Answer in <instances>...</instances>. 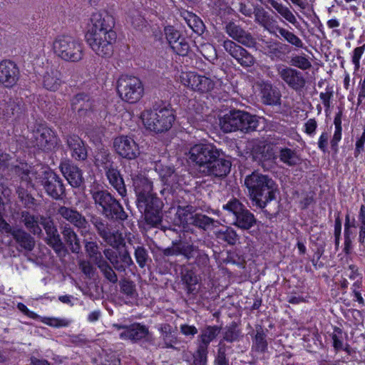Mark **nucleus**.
<instances>
[{"label": "nucleus", "mask_w": 365, "mask_h": 365, "mask_svg": "<svg viewBox=\"0 0 365 365\" xmlns=\"http://www.w3.org/2000/svg\"><path fill=\"white\" fill-rule=\"evenodd\" d=\"M114 25V19L106 11L94 12L88 19L85 39L90 48L99 57L108 58L113 53L117 39Z\"/></svg>", "instance_id": "1"}, {"label": "nucleus", "mask_w": 365, "mask_h": 365, "mask_svg": "<svg viewBox=\"0 0 365 365\" xmlns=\"http://www.w3.org/2000/svg\"><path fill=\"white\" fill-rule=\"evenodd\" d=\"M132 180L138 210L148 225L158 226L162 221L163 202L153 191V182L140 174L132 176Z\"/></svg>", "instance_id": "2"}, {"label": "nucleus", "mask_w": 365, "mask_h": 365, "mask_svg": "<svg viewBox=\"0 0 365 365\" xmlns=\"http://www.w3.org/2000/svg\"><path fill=\"white\" fill-rule=\"evenodd\" d=\"M245 185L251 200L259 208H264L276 197L277 185L267 175L253 172L245 178Z\"/></svg>", "instance_id": "3"}, {"label": "nucleus", "mask_w": 365, "mask_h": 365, "mask_svg": "<svg viewBox=\"0 0 365 365\" xmlns=\"http://www.w3.org/2000/svg\"><path fill=\"white\" fill-rule=\"evenodd\" d=\"M103 254L112 266L105 259L98 262L96 265L106 280L111 284H116L118 279L115 270L118 272H125L127 267L133 264V259L127 250L117 252L108 248L104 250Z\"/></svg>", "instance_id": "4"}, {"label": "nucleus", "mask_w": 365, "mask_h": 365, "mask_svg": "<svg viewBox=\"0 0 365 365\" xmlns=\"http://www.w3.org/2000/svg\"><path fill=\"white\" fill-rule=\"evenodd\" d=\"M140 117L146 129L156 133L169 130L175 120V112L169 106L155 105L142 112Z\"/></svg>", "instance_id": "5"}, {"label": "nucleus", "mask_w": 365, "mask_h": 365, "mask_svg": "<svg viewBox=\"0 0 365 365\" xmlns=\"http://www.w3.org/2000/svg\"><path fill=\"white\" fill-rule=\"evenodd\" d=\"M54 54L61 60L78 63L84 57L83 44L77 38L68 35H59L52 43Z\"/></svg>", "instance_id": "6"}, {"label": "nucleus", "mask_w": 365, "mask_h": 365, "mask_svg": "<svg viewBox=\"0 0 365 365\" xmlns=\"http://www.w3.org/2000/svg\"><path fill=\"white\" fill-rule=\"evenodd\" d=\"M259 124L256 115L240 110H230L220 119V126L225 133L241 130L244 133L254 131Z\"/></svg>", "instance_id": "7"}, {"label": "nucleus", "mask_w": 365, "mask_h": 365, "mask_svg": "<svg viewBox=\"0 0 365 365\" xmlns=\"http://www.w3.org/2000/svg\"><path fill=\"white\" fill-rule=\"evenodd\" d=\"M96 207L102 215L109 220L124 221L128 215L121 204L107 190L91 191Z\"/></svg>", "instance_id": "8"}, {"label": "nucleus", "mask_w": 365, "mask_h": 365, "mask_svg": "<svg viewBox=\"0 0 365 365\" xmlns=\"http://www.w3.org/2000/svg\"><path fill=\"white\" fill-rule=\"evenodd\" d=\"M117 91L120 98L129 103L139 101L144 94L140 79L134 76L122 75L117 81Z\"/></svg>", "instance_id": "9"}, {"label": "nucleus", "mask_w": 365, "mask_h": 365, "mask_svg": "<svg viewBox=\"0 0 365 365\" xmlns=\"http://www.w3.org/2000/svg\"><path fill=\"white\" fill-rule=\"evenodd\" d=\"M31 143L34 148L43 152L54 151L61 145L56 132L46 125H39L33 131Z\"/></svg>", "instance_id": "10"}, {"label": "nucleus", "mask_w": 365, "mask_h": 365, "mask_svg": "<svg viewBox=\"0 0 365 365\" xmlns=\"http://www.w3.org/2000/svg\"><path fill=\"white\" fill-rule=\"evenodd\" d=\"M36 178L38 184L43 187L46 193L53 199H61L65 195V187L61 178L50 168H41Z\"/></svg>", "instance_id": "11"}, {"label": "nucleus", "mask_w": 365, "mask_h": 365, "mask_svg": "<svg viewBox=\"0 0 365 365\" xmlns=\"http://www.w3.org/2000/svg\"><path fill=\"white\" fill-rule=\"evenodd\" d=\"M180 80L183 86L200 93H210L215 86L211 78L192 71L182 72Z\"/></svg>", "instance_id": "12"}, {"label": "nucleus", "mask_w": 365, "mask_h": 365, "mask_svg": "<svg viewBox=\"0 0 365 365\" xmlns=\"http://www.w3.org/2000/svg\"><path fill=\"white\" fill-rule=\"evenodd\" d=\"M276 70L281 79L291 89L300 92L305 88L307 81L300 71L282 64L277 65Z\"/></svg>", "instance_id": "13"}, {"label": "nucleus", "mask_w": 365, "mask_h": 365, "mask_svg": "<svg viewBox=\"0 0 365 365\" xmlns=\"http://www.w3.org/2000/svg\"><path fill=\"white\" fill-rule=\"evenodd\" d=\"M190 159L198 165L199 171L207 165L211 159L220 155V151L210 144H197L190 150Z\"/></svg>", "instance_id": "14"}, {"label": "nucleus", "mask_w": 365, "mask_h": 365, "mask_svg": "<svg viewBox=\"0 0 365 365\" xmlns=\"http://www.w3.org/2000/svg\"><path fill=\"white\" fill-rule=\"evenodd\" d=\"M57 214L64 220L76 227L81 235H86L89 232L90 224L88 221L76 208L62 205L58 208Z\"/></svg>", "instance_id": "15"}, {"label": "nucleus", "mask_w": 365, "mask_h": 365, "mask_svg": "<svg viewBox=\"0 0 365 365\" xmlns=\"http://www.w3.org/2000/svg\"><path fill=\"white\" fill-rule=\"evenodd\" d=\"M98 234L106 242L113 247H118L123 242L122 234L112 230L110 225L99 217L93 216L91 220Z\"/></svg>", "instance_id": "16"}, {"label": "nucleus", "mask_w": 365, "mask_h": 365, "mask_svg": "<svg viewBox=\"0 0 365 365\" xmlns=\"http://www.w3.org/2000/svg\"><path fill=\"white\" fill-rule=\"evenodd\" d=\"M224 29L230 38L239 43L250 48H256V38L240 25L234 21H229L226 23Z\"/></svg>", "instance_id": "17"}, {"label": "nucleus", "mask_w": 365, "mask_h": 365, "mask_svg": "<svg viewBox=\"0 0 365 365\" xmlns=\"http://www.w3.org/2000/svg\"><path fill=\"white\" fill-rule=\"evenodd\" d=\"M113 148L118 155L128 160L135 159L140 155L138 145L127 135L116 137L113 140Z\"/></svg>", "instance_id": "18"}, {"label": "nucleus", "mask_w": 365, "mask_h": 365, "mask_svg": "<svg viewBox=\"0 0 365 365\" xmlns=\"http://www.w3.org/2000/svg\"><path fill=\"white\" fill-rule=\"evenodd\" d=\"M63 140L73 159L81 162L87 159L88 146L78 135L74 133L66 134L63 135Z\"/></svg>", "instance_id": "19"}, {"label": "nucleus", "mask_w": 365, "mask_h": 365, "mask_svg": "<svg viewBox=\"0 0 365 365\" xmlns=\"http://www.w3.org/2000/svg\"><path fill=\"white\" fill-rule=\"evenodd\" d=\"M222 46L225 50L242 67H250L255 64V57L235 41L226 39L223 41Z\"/></svg>", "instance_id": "20"}, {"label": "nucleus", "mask_w": 365, "mask_h": 365, "mask_svg": "<svg viewBox=\"0 0 365 365\" xmlns=\"http://www.w3.org/2000/svg\"><path fill=\"white\" fill-rule=\"evenodd\" d=\"M232 164L228 160L220 158L211 159L207 165H203L200 173L205 176L211 178H224L230 172Z\"/></svg>", "instance_id": "21"}, {"label": "nucleus", "mask_w": 365, "mask_h": 365, "mask_svg": "<svg viewBox=\"0 0 365 365\" xmlns=\"http://www.w3.org/2000/svg\"><path fill=\"white\" fill-rule=\"evenodd\" d=\"M19 77V69L14 61L4 60L0 62V83L6 88L14 87Z\"/></svg>", "instance_id": "22"}, {"label": "nucleus", "mask_w": 365, "mask_h": 365, "mask_svg": "<svg viewBox=\"0 0 365 365\" xmlns=\"http://www.w3.org/2000/svg\"><path fill=\"white\" fill-rule=\"evenodd\" d=\"M60 170L68 182L73 187H79L83 183L82 170L69 160L61 162Z\"/></svg>", "instance_id": "23"}, {"label": "nucleus", "mask_w": 365, "mask_h": 365, "mask_svg": "<svg viewBox=\"0 0 365 365\" xmlns=\"http://www.w3.org/2000/svg\"><path fill=\"white\" fill-rule=\"evenodd\" d=\"M41 225L43 226L46 234L47 244L51 246L56 252H60L63 247L56 226L51 217L41 216Z\"/></svg>", "instance_id": "24"}, {"label": "nucleus", "mask_w": 365, "mask_h": 365, "mask_svg": "<svg viewBox=\"0 0 365 365\" xmlns=\"http://www.w3.org/2000/svg\"><path fill=\"white\" fill-rule=\"evenodd\" d=\"M149 335L148 327L140 323H134L128 325L127 330L120 332L119 336L123 340L137 343L141 340H147Z\"/></svg>", "instance_id": "25"}, {"label": "nucleus", "mask_w": 365, "mask_h": 365, "mask_svg": "<svg viewBox=\"0 0 365 365\" xmlns=\"http://www.w3.org/2000/svg\"><path fill=\"white\" fill-rule=\"evenodd\" d=\"M187 252L189 254L186 255V259H194L193 264L202 273L210 272V257L204 250L199 249L198 247L193 244H190Z\"/></svg>", "instance_id": "26"}, {"label": "nucleus", "mask_w": 365, "mask_h": 365, "mask_svg": "<svg viewBox=\"0 0 365 365\" xmlns=\"http://www.w3.org/2000/svg\"><path fill=\"white\" fill-rule=\"evenodd\" d=\"M63 83L62 73L56 67H47L43 76L42 85L49 91L55 92L59 89Z\"/></svg>", "instance_id": "27"}, {"label": "nucleus", "mask_w": 365, "mask_h": 365, "mask_svg": "<svg viewBox=\"0 0 365 365\" xmlns=\"http://www.w3.org/2000/svg\"><path fill=\"white\" fill-rule=\"evenodd\" d=\"M255 21L267 30L269 34H274V29L278 26L276 19L262 7L254 9Z\"/></svg>", "instance_id": "28"}, {"label": "nucleus", "mask_w": 365, "mask_h": 365, "mask_svg": "<svg viewBox=\"0 0 365 365\" xmlns=\"http://www.w3.org/2000/svg\"><path fill=\"white\" fill-rule=\"evenodd\" d=\"M284 46V45L277 41L272 39L264 41L262 51L272 61H282L285 55L283 51Z\"/></svg>", "instance_id": "29"}, {"label": "nucleus", "mask_w": 365, "mask_h": 365, "mask_svg": "<svg viewBox=\"0 0 365 365\" xmlns=\"http://www.w3.org/2000/svg\"><path fill=\"white\" fill-rule=\"evenodd\" d=\"M261 99L263 103L269 106L281 104L280 91L271 83H263L261 88Z\"/></svg>", "instance_id": "30"}, {"label": "nucleus", "mask_w": 365, "mask_h": 365, "mask_svg": "<svg viewBox=\"0 0 365 365\" xmlns=\"http://www.w3.org/2000/svg\"><path fill=\"white\" fill-rule=\"evenodd\" d=\"M221 329V327L217 325H206L200 329L196 344L209 349L210 343L217 337Z\"/></svg>", "instance_id": "31"}, {"label": "nucleus", "mask_w": 365, "mask_h": 365, "mask_svg": "<svg viewBox=\"0 0 365 365\" xmlns=\"http://www.w3.org/2000/svg\"><path fill=\"white\" fill-rule=\"evenodd\" d=\"M41 216L34 215L29 211L24 210L20 213L21 222L25 227L34 235H41L42 230L39 225L41 224Z\"/></svg>", "instance_id": "32"}, {"label": "nucleus", "mask_w": 365, "mask_h": 365, "mask_svg": "<svg viewBox=\"0 0 365 365\" xmlns=\"http://www.w3.org/2000/svg\"><path fill=\"white\" fill-rule=\"evenodd\" d=\"M106 174L110 184L122 197H125L127 195V190L119 170L111 167L106 170Z\"/></svg>", "instance_id": "33"}, {"label": "nucleus", "mask_w": 365, "mask_h": 365, "mask_svg": "<svg viewBox=\"0 0 365 365\" xmlns=\"http://www.w3.org/2000/svg\"><path fill=\"white\" fill-rule=\"evenodd\" d=\"M8 234H10L15 241L24 250L31 251L35 246V240L31 235L21 228H13Z\"/></svg>", "instance_id": "34"}, {"label": "nucleus", "mask_w": 365, "mask_h": 365, "mask_svg": "<svg viewBox=\"0 0 365 365\" xmlns=\"http://www.w3.org/2000/svg\"><path fill=\"white\" fill-rule=\"evenodd\" d=\"M194 213L195 208L192 205L178 206L175 221L176 224L185 228L190 225Z\"/></svg>", "instance_id": "35"}, {"label": "nucleus", "mask_w": 365, "mask_h": 365, "mask_svg": "<svg viewBox=\"0 0 365 365\" xmlns=\"http://www.w3.org/2000/svg\"><path fill=\"white\" fill-rule=\"evenodd\" d=\"M93 106V101L89 96L84 93L76 95L71 101V108L73 111H76L81 115L83 111L91 110Z\"/></svg>", "instance_id": "36"}, {"label": "nucleus", "mask_w": 365, "mask_h": 365, "mask_svg": "<svg viewBox=\"0 0 365 365\" xmlns=\"http://www.w3.org/2000/svg\"><path fill=\"white\" fill-rule=\"evenodd\" d=\"M63 239L73 253H78L81 250L80 240L74 230L68 225H66L61 232Z\"/></svg>", "instance_id": "37"}, {"label": "nucleus", "mask_w": 365, "mask_h": 365, "mask_svg": "<svg viewBox=\"0 0 365 365\" xmlns=\"http://www.w3.org/2000/svg\"><path fill=\"white\" fill-rule=\"evenodd\" d=\"M180 16L187 23V26L196 34H202L205 31V25L202 21L192 12L184 10L180 12Z\"/></svg>", "instance_id": "38"}, {"label": "nucleus", "mask_w": 365, "mask_h": 365, "mask_svg": "<svg viewBox=\"0 0 365 365\" xmlns=\"http://www.w3.org/2000/svg\"><path fill=\"white\" fill-rule=\"evenodd\" d=\"M255 223L256 219L254 215L246 208L235 217L234 225L243 230H249Z\"/></svg>", "instance_id": "39"}, {"label": "nucleus", "mask_w": 365, "mask_h": 365, "mask_svg": "<svg viewBox=\"0 0 365 365\" xmlns=\"http://www.w3.org/2000/svg\"><path fill=\"white\" fill-rule=\"evenodd\" d=\"M267 334L261 326L256 328V334L252 339V351L257 353H265L268 349Z\"/></svg>", "instance_id": "40"}, {"label": "nucleus", "mask_w": 365, "mask_h": 365, "mask_svg": "<svg viewBox=\"0 0 365 365\" xmlns=\"http://www.w3.org/2000/svg\"><path fill=\"white\" fill-rule=\"evenodd\" d=\"M279 160L287 166L293 167L300 163L301 158L297 152L289 148H282L279 151Z\"/></svg>", "instance_id": "41"}, {"label": "nucleus", "mask_w": 365, "mask_h": 365, "mask_svg": "<svg viewBox=\"0 0 365 365\" xmlns=\"http://www.w3.org/2000/svg\"><path fill=\"white\" fill-rule=\"evenodd\" d=\"M262 4H269L284 19L292 24L297 23L295 16L289 9L275 0H259Z\"/></svg>", "instance_id": "42"}, {"label": "nucleus", "mask_w": 365, "mask_h": 365, "mask_svg": "<svg viewBox=\"0 0 365 365\" xmlns=\"http://www.w3.org/2000/svg\"><path fill=\"white\" fill-rule=\"evenodd\" d=\"M190 244L182 240L173 241L171 247L163 250V254L165 256L182 255L185 258L186 255L189 254L187 251Z\"/></svg>", "instance_id": "43"}, {"label": "nucleus", "mask_w": 365, "mask_h": 365, "mask_svg": "<svg viewBox=\"0 0 365 365\" xmlns=\"http://www.w3.org/2000/svg\"><path fill=\"white\" fill-rule=\"evenodd\" d=\"M126 21L136 30H142L146 23L140 12L134 8L130 9L127 13Z\"/></svg>", "instance_id": "44"}, {"label": "nucleus", "mask_w": 365, "mask_h": 365, "mask_svg": "<svg viewBox=\"0 0 365 365\" xmlns=\"http://www.w3.org/2000/svg\"><path fill=\"white\" fill-rule=\"evenodd\" d=\"M277 32H278L280 36L285 40L287 43H290L292 46H294L297 48H303L304 43L294 33L289 31V30L280 27L279 25L274 29V34H272V35L277 36Z\"/></svg>", "instance_id": "45"}, {"label": "nucleus", "mask_w": 365, "mask_h": 365, "mask_svg": "<svg viewBox=\"0 0 365 365\" xmlns=\"http://www.w3.org/2000/svg\"><path fill=\"white\" fill-rule=\"evenodd\" d=\"M216 237L222 242H227L230 245H235L239 240V236L237 232L232 228L226 227L216 232Z\"/></svg>", "instance_id": "46"}, {"label": "nucleus", "mask_w": 365, "mask_h": 365, "mask_svg": "<svg viewBox=\"0 0 365 365\" xmlns=\"http://www.w3.org/2000/svg\"><path fill=\"white\" fill-rule=\"evenodd\" d=\"M242 337V331L236 322H232L226 326L223 331V340L227 342L238 341Z\"/></svg>", "instance_id": "47"}, {"label": "nucleus", "mask_w": 365, "mask_h": 365, "mask_svg": "<svg viewBox=\"0 0 365 365\" xmlns=\"http://www.w3.org/2000/svg\"><path fill=\"white\" fill-rule=\"evenodd\" d=\"M95 164L98 167H102L106 170L112 166L111 156L106 149H99L95 155Z\"/></svg>", "instance_id": "48"}, {"label": "nucleus", "mask_w": 365, "mask_h": 365, "mask_svg": "<svg viewBox=\"0 0 365 365\" xmlns=\"http://www.w3.org/2000/svg\"><path fill=\"white\" fill-rule=\"evenodd\" d=\"M213 222V219L205 215L194 213L190 225H193L196 227L206 230L212 225Z\"/></svg>", "instance_id": "49"}, {"label": "nucleus", "mask_w": 365, "mask_h": 365, "mask_svg": "<svg viewBox=\"0 0 365 365\" xmlns=\"http://www.w3.org/2000/svg\"><path fill=\"white\" fill-rule=\"evenodd\" d=\"M290 64L302 71L309 70L312 66L308 56L305 54L292 56L290 59Z\"/></svg>", "instance_id": "50"}, {"label": "nucleus", "mask_w": 365, "mask_h": 365, "mask_svg": "<svg viewBox=\"0 0 365 365\" xmlns=\"http://www.w3.org/2000/svg\"><path fill=\"white\" fill-rule=\"evenodd\" d=\"M358 220L356 222L359 228V242L364 245L365 242V205H361L358 215Z\"/></svg>", "instance_id": "51"}, {"label": "nucleus", "mask_w": 365, "mask_h": 365, "mask_svg": "<svg viewBox=\"0 0 365 365\" xmlns=\"http://www.w3.org/2000/svg\"><path fill=\"white\" fill-rule=\"evenodd\" d=\"M208 348L197 344V348L192 354L194 365H207Z\"/></svg>", "instance_id": "52"}, {"label": "nucleus", "mask_w": 365, "mask_h": 365, "mask_svg": "<svg viewBox=\"0 0 365 365\" xmlns=\"http://www.w3.org/2000/svg\"><path fill=\"white\" fill-rule=\"evenodd\" d=\"M86 252L89 257L96 263L103 260V256L99 251L98 244L96 242H87L85 245Z\"/></svg>", "instance_id": "53"}, {"label": "nucleus", "mask_w": 365, "mask_h": 365, "mask_svg": "<svg viewBox=\"0 0 365 365\" xmlns=\"http://www.w3.org/2000/svg\"><path fill=\"white\" fill-rule=\"evenodd\" d=\"M170 48L175 53L179 56H187L190 51L188 40L186 38L182 36L176 43H174L173 46Z\"/></svg>", "instance_id": "54"}, {"label": "nucleus", "mask_w": 365, "mask_h": 365, "mask_svg": "<svg viewBox=\"0 0 365 365\" xmlns=\"http://www.w3.org/2000/svg\"><path fill=\"white\" fill-rule=\"evenodd\" d=\"M159 175L162 181L166 185H170L175 181V170L172 167H162L159 169Z\"/></svg>", "instance_id": "55"}, {"label": "nucleus", "mask_w": 365, "mask_h": 365, "mask_svg": "<svg viewBox=\"0 0 365 365\" xmlns=\"http://www.w3.org/2000/svg\"><path fill=\"white\" fill-rule=\"evenodd\" d=\"M38 170H23L19 176L21 177V181L26 184V186H34L38 184V179L36 178Z\"/></svg>", "instance_id": "56"}, {"label": "nucleus", "mask_w": 365, "mask_h": 365, "mask_svg": "<svg viewBox=\"0 0 365 365\" xmlns=\"http://www.w3.org/2000/svg\"><path fill=\"white\" fill-rule=\"evenodd\" d=\"M120 292L129 297L130 298H135L137 296L135 286L132 281L123 279L120 282Z\"/></svg>", "instance_id": "57"}, {"label": "nucleus", "mask_w": 365, "mask_h": 365, "mask_svg": "<svg viewBox=\"0 0 365 365\" xmlns=\"http://www.w3.org/2000/svg\"><path fill=\"white\" fill-rule=\"evenodd\" d=\"M331 339L333 341V346L336 351L344 349L348 352L347 348L344 349L343 347V331L341 329L335 327L331 334Z\"/></svg>", "instance_id": "58"}, {"label": "nucleus", "mask_w": 365, "mask_h": 365, "mask_svg": "<svg viewBox=\"0 0 365 365\" xmlns=\"http://www.w3.org/2000/svg\"><path fill=\"white\" fill-rule=\"evenodd\" d=\"M135 258L140 267L143 268L149 258L148 251L142 246H138L135 248Z\"/></svg>", "instance_id": "59"}, {"label": "nucleus", "mask_w": 365, "mask_h": 365, "mask_svg": "<svg viewBox=\"0 0 365 365\" xmlns=\"http://www.w3.org/2000/svg\"><path fill=\"white\" fill-rule=\"evenodd\" d=\"M165 35L170 46H173L174 43H176L180 38L182 37L179 31L175 29L172 26H165L164 29Z\"/></svg>", "instance_id": "60"}, {"label": "nucleus", "mask_w": 365, "mask_h": 365, "mask_svg": "<svg viewBox=\"0 0 365 365\" xmlns=\"http://www.w3.org/2000/svg\"><path fill=\"white\" fill-rule=\"evenodd\" d=\"M223 209L232 213L235 217L245 207V206L236 198L231 199L227 204L223 205Z\"/></svg>", "instance_id": "61"}, {"label": "nucleus", "mask_w": 365, "mask_h": 365, "mask_svg": "<svg viewBox=\"0 0 365 365\" xmlns=\"http://www.w3.org/2000/svg\"><path fill=\"white\" fill-rule=\"evenodd\" d=\"M365 51V44L355 48L351 54V62L354 66V71L356 72L360 68V59Z\"/></svg>", "instance_id": "62"}, {"label": "nucleus", "mask_w": 365, "mask_h": 365, "mask_svg": "<svg viewBox=\"0 0 365 365\" xmlns=\"http://www.w3.org/2000/svg\"><path fill=\"white\" fill-rule=\"evenodd\" d=\"M16 192L19 198L25 207H30L34 205L35 199L22 186L18 187Z\"/></svg>", "instance_id": "63"}, {"label": "nucleus", "mask_w": 365, "mask_h": 365, "mask_svg": "<svg viewBox=\"0 0 365 365\" xmlns=\"http://www.w3.org/2000/svg\"><path fill=\"white\" fill-rule=\"evenodd\" d=\"M182 280L187 286V291L188 293H193L195 290V286L198 283V279L196 275L192 272H187L183 277Z\"/></svg>", "instance_id": "64"}]
</instances>
